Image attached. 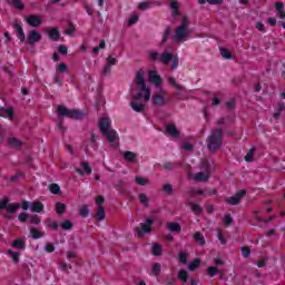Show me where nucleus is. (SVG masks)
Masks as SVG:
<instances>
[{
    "instance_id": "obj_1",
    "label": "nucleus",
    "mask_w": 285,
    "mask_h": 285,
    "mask_svg": "<svg viewBox=\"0 0 285 285\" xmlns=\"http://www.w3.org/2000/svg\"><path fill=\"white\" fill-rule=\"evenodd\" d=\"M193 31L190 30V20L184 16L180 24L174 30L173 41L174 43H184L190 39Z\"/></svg>"
},
{
    "instance_id": "obj_2",
    "label": "nucleus",
    "mask_w": 285,
    "mask_h": 285,
    "mask_svg": "<svg viewBox=\"0 0 285 285\" xmlns=\"http://www.w3.org/2000/svg\"><path fill=\"white\" fill-rule=\"evenodd\" d=\"M137 88L140 90L138 94L132 96L135 101H139L144 97V101H150V88L146 87V76L144 70H138L135 79ZM145 92V96H144Z\"/></svg>"
},
{
    "instance_id": "obj_3",
    "label": "nucleus",
    "mask_w": 285,
    "mask_h": 285,
    "mask_svg": "<svg viewBox=\"0 0 285 285\" xmlns=\"http://www.w3.org/2000/svg\"><path fill=\"white\" fill-rule=\"evenodd\" d=\"M207 148L209 153H217L224 144V129L222 127L214 128L207 137Z\"/></svg>"
},
{
    "instance_id": "obj_4",
    "label": "nucleus",
    "mask_w": 285,
    "mask_h": 285,
    "mask_svg": "<svg viewBox=\"0 0 285 285\" xmlns=\"http://www.w3.org/2000/svg\"><path fill=\"white\" fill-rule=\"evenodd\" d=\"M57 115L59 117L58 127L60 130H63V117H68V119H83L86 117V114H83L79 109H68L63 105H59L57 107Z\"/></svg>"
},
{
    "instance_id": "obj_5",
    "label": "nucleus",
    "mask_w": 285,
    "mask_h": 285,
    "mask_svg": "<svg viewBox=\"0 0 285 285\" xmlns=\"http://www.w3.org/2000/svg\"><path fill=\"white\" fill-rule=\"evenodd\" d=\"M110 118H101L98 126L102 137H106L108 144H115V141L119 140V136L115 129L110 128Z\"/></svg>"
},
{
    "instance_id": "obj_6",
    "label": "nucleus",
    "mask_w": 285,
    "mask_h": 285,
    "mask_svg": "<svg viewBox=\"0 0 285 285\" xmlns=\"http://www.w3.org/2000/svg\"><path fill=\"white\" fill-rule=\"evenodd\" d=\"M10 199L8 198H3L0 200V210H7V213H9L10 215L14 214V212L18 208H21V204L19 203H13V204H9Z\"/></svg>"
},
{
    "instance_id": "obj_7",
    "label": "nucleus",
    "mask_w": 285,
    "mask_h": 285,
    "mask_svg": "<svg viewBox=\"0 0 285 285\" xmlns=\"http://www.w3.org/2000/svg\"><path fill=\"white\" fill-rule=\"evenodd\" d=\"M153 224H155V220L147 218L146 223L140 224V227H136V233L138 237H144V233H151Z\"/></svg>"
},
{
    "instance_id": "obj_8",
    "label": "nucleus",
    "mask_w": 285,
    "mask_h": 285,
    "mask_svg": "<svg viewBox=\"0 0 285 285\" xmlns=\"http://www.w3.org/2000/svg\"><path fill=\"white\" fill-rule=\"evenodd\" d=\"M244 197H246V190L240 189L235 194V196L226 198V204H229V206H237V204H239Z\"/></svg>"
},
{
    "instance_id": "obj_9",
    "label": "nucleus",
    "mask_w": 285,
    "mask_h": 285,
    "mask_svg": "<svg viewBox=\"0 0 285 285\" xmlns=\"http://www.w3.org/2000/svg\"><path fill=\"white\" fill-rule=\"evenodd\" d=\"M39 41H41V33L36 30L30 31L27 38L28 46H33V43H39Z\"/></svg>"
},
{
    "instance_id": "obj_10",
    "label": "nucleus",
    "mask_w": 285,
    "mask_h": 285,
    "mask_svg": "<svg viewBox=\"0 0 285 285\" xmlns=\"http://www.w3.org/2000/svg\"><path fill=\"white\" fill-rule=\"evenodd\" d=\"M165 130L169 137H174L175 139L180 135L175 124H167Z\"/></svg>"
},
{
    "instance_id": "obj_11",
    "label": "nucleus",
    "mask_w": 285,
    "mask_h": 285,
    "mask_svg": "<svg viewBox=\"0 0 285 285\" xmlns=\"http://www.w3.org/2000/svg\"><path fill=\"white\" fill-rule=\"evenodd\" d=\"M27 23L32 28H39V26H41V17L36 14H30L27 17Z\"/></svg>"
},
{
    "instance_id": "obj_12",
    "label": "nucleus",
    "mask_w": 285,
    "mask_h": 285,
    "mask_svg": "<svg viewBox=\"0 0 285 285\" xmlns=\"http://www.w3.org/2000/svg\"><path fill=\"white\" fill-rule=\"evenodd\" d=\"M168 101L169 100L166 99L164 97V95H161V94H156V95L153 96V104H154V106H159V107L166 106V104H168Z\"/></svg>"
},
{
    "instance_id": "obj_13",
    "label": "nucleus",
    "mask_w": 285,
    "mask_h": 285,
    "mask_svg": "<svg viewBox=\"0 0 285 285\" xmlns=\"http://www.w3.org/2000/svg\"><path fill=\"white\" fill-rule=\"evenodd\" d=\"M46 32L49 37V39H51V41H59L61 33H59V29L57 28H47Z\"/></svg>"
},
{
    "instance_id": "obj_14",
    "label": "nucleus",
    "mask_w": 285,
    "mask_h": 285,
    "mask_svg": "<svg viewBox=\"0 0 285 285\" xmlns=\"http://www.w3.org/2000/svg\"><path fill=\"white\" fill-rule=\"evenodd\" d=\"M174 57H175V55H173L171 52L164 51L159 57V61H160V63H164V66H168V63H170V61H173Z\"/></svg>"
},
{
    "instance_id": "obj_15",
    "label": "nucleus",
    "mask_w": 285,
    "mask_h": 285,
    "mask_svg": "<svg viewBox=\"0 0 285 285\" xmlns=\"http://www.w3.org/2000/svg\"><path fill=\"white\" fill-rule=\"evenodd\" d=\"M13 28L18 39H20V43H23V41H26V33L23 32V28L17 22L13 23Z\"/></svg>"
},
{
    "instance_id": "obj_16",
    "label": "nucleus",
    "mask_w": 285,
    "mask_h": 285,
    "mask_svg": "<svg viewBox=\"0 0 285 285\" xmlns=\"http://www.w3.org/2000/svg\"><path fill=\"white\" fill-rule=\"evenodd\" d=\"M8 144L10 148H14L16 150H21V146H23V142L17 137L8 138Z\"/></svg>"
},
{
    "instance_id": "obj_17",
    "label": "nucleus",
    "mask_w": 285,
    "mask_h": 285,
    "mask_svg": "<svg viewBox=\"0 0 285 285\" xmlns=\"http://www.w3.org/2000/svg\"><path fill=\"white\" fill-rule=\"evenodd\" d=\"M148 79L155 86H160L161 77L157 73V71H149Z\"/></svg>"
},
{
    "instance_id": "obj_18",
    "label": "nucleus",
    "mask_w": 285,
    "mask_h": 285,
    "mask_svg": "<svg viewBox=\"0 0 285 285\" xmlns=\"http://www.w3.org/2000/svg\"><path fill=\"white\" fill-rule=\"evenodd\" d=\"M207 275H209V277H215V275H220V279L224 278V273L216 266H209L207 268Z\"/></svg>"
},
{
    "instance_id": "obj_19",
    "label": "nucleus",
    "mask_w": 285,
    "mask_h": 285,
    "mask_svg": "<svg viewBox=\"0 0 285 285\" xmlns=\"http://www.w3.org/2000/svg\"><path fill=\"white\" fill-rule=\"evenodd\" d=\"M210 179V174L208 171H200L194 175L195 181H207Z\"/></svg>"
},
{
    "instance_id": "obj_20",
    "label": "nucleus",
    "mask_w": 285,
    "mask_h": 285,
    "mask_svg": "<svg viewBox=\"0 0 285 285\" xmlns=\"http://www.w3.org/2000/svg\"><path fill=\"white\" fill-rule=\"evenodd\" d=\"M124 159H125V161H128L129 164H137V154H135L132 151H125Z\"/></svg>"
},
{
    "instance_id": "obj_21",
    "label": "nucleus",
    "mask_w": 285,
    "mask_h": 285,
    "mask_svg": "<svg viewBox=\"0 0 285 285\" xmlns=\"http://www.w3.org/2000/svg\"><path fill=\"white\" fill-rule=\"evenodd\" d=\"M161 253H164V248L159 243H154L151 247V255L155 257H160Z\"/></svg>"
},
{
    "instance_id": "obj_22",
    "label": "nucleus",
    "mask_w": 285,
    "mask_h": 285,
    "mask_svg": "<svg viewBox=\"0 0 285 285\" xmlns=\"http://www.w3.org/2000/svg\"><path fill=\"white\" fill-rule=\"evenodd\" d=\"M11 246L12 248H17L18 250H26V240H23V238H18L13 240Z\"/></svg>"
},
{
    "instance_id": "obj_23",
    "label": "nucleus",
    "mask_w": 285,
    "mask_h": 285,
    "mask_svg": "<svg viewBox=\"0 0 285 285\" xmlns=\"http://www.w3.org/2000/svg\"><path fill=\"white\" fill-rule=\"evenodd\" d=\"M274 7L277 12V17H279V19H285L284 2H276Z\"/></svg>"
},
{
    "instance_id": "obj_24",
    "label": "nucleus",
    "mask_w": 285,
    "mask_h": 285,
    "mask_svg": "<svg viewBox=\"0 0 285 285\" xmlns=\"http://www.w3.org/2000/svg\"><path fill=\"white\" fill-rule=\"evenodd\" d=\"M187 205L189 206L191 212L195 213L196 215H202V213H204V208H202V206H199V204L188 202Z\"/></svg>"
},
{
    "instance_id": "obj_25",
    "label": "nucleus",
    "mask_w": 285,
    "mask_h": 285,
    "mask_svg": "<svg viewBox=\"0 0 285 285\" xmlns=\"http://www.w3.org/2000/svg\"><path fill=\"white\" fill-rule=\"evenodd\" d=\"M30 235L32 239H41V237H43V235L46 234L43 232H40L37 227H31Z\"/></svg>"
},
{
    "instance_id": "obj_26",
    "label": "nucleus",
    "mask_w": 285,
    "mask_h": 285,
    "mask_svg": "<svg viewBox=\"0 0 285 285\" xmlns=\"http://www.w3.org/2000/svg\"><path fill=\"white\" fill-rule=\"evenodd\" d=\"M95 217L98 222H104V219H106V208H104V206H98Z\"/></svg>"
},
{
    "instance_id": "obj_27",
    "label": "nucleus",
    "mask_w": 285,
    "mask_h": 285,
    "mask_svg": "<svg viewBox=\"0 0 285 285\" xmlns=\"http://www.w3.org/2000/svg\"><path fill=\"white\" fill-rule=\"evenodd\" d=\"M167 228L170 233H181V225L179 223H167Z\"/></svg>"
},
{
    "instance_id": "obj_28",
    "label": "nucleus",
    "mask_w": 285,
    "mask_h": 285,
    "mask_svg": "<svg viewBox=\"0 0 285 285\" xmlns=\"http://www.w3.org/2000/svg\"><path fill=\"white\" fill-rule=\"evenodd\" d=\"M130 106H131L132 110H135V112H144V110L146 109L145 104H139L137 101H131Z\"/></svg>"
},
{
    "instance_id": "obj_29",
    "label": "nucleus",
    "mask_w": 285,
    "mask_h": 285,
    "mask_svg": "<svg viewBox=\"0 0 285 285\" xmlns=\"http://www.w3.org/2000/svg\"><path fill=\"white\" fill-rule=\"evenodd\" d=\"M32 213H43V203L41 202H33L31 205Z\"/></svg>"
},
{
    "instance_id": "obj_30",
    "label": "nucleus",
    "mask_w": 285,
    "mask_h": 285,
    "mask_svg": "<svg viewBox=\"0 0 285 285\" xmlns=\"http://www.w3.org/2000/svg\"><path fill=\"white\" fill-rule=\"evenodd\" d=\"M9 6H13V8H16V10H23L26 8V6L23 4V2H21V0H8Z\"/></svg>"
},
{
    "instance_id": "obj_31",
    "label": "nucleus",
    "mask_w": 285,
    "mask_h": 285,
    "mask_svg": "<svg viewBox=\"0 0 285 285\" xmlns=\"http://www.w3.org/2000/svg\"><path fill=\"white\" fill-rule=\"evenodd\" d=\"M194 239L199 244L200 246H204L206 244V239L204 238V234L202 232H196L194 234Z\"/></svg>"
},
{
    "instance_id": "obj_32",
    "label": "nucleus",
    "mask_w": 285,
    "mask_h": 285,
    "mask_svg": "<svg viewBox=\"0 0 285 285\" xmlns=\"http://www.w3.org/2000/svg\"><path fill=\"white\" fill-rule=\"evenodd\" d=\"M168 83H170V86H173V87L176 88L177 90H186V88H184V86L177 83V80H175L174 77H169V78H168Z\"/></svg>"
},
{
    "instance_id": "obj_33",
    "label": "nucleus",
    "mask_w": 285,
    "mask_h": 285,
    "mask_svg": "<svg viewBox=\"0 0 285 285\" xmlns=\"http://www.w3.org/2000/svg\"><path fill=\"white\" fill-rule=\"evenodd\" d=\"M66 204L63 203H56V213L57 215H63L66 213Z\"/></svg>"
},
{
    "instance_id": "obj_34",
    "label": "nucleus",
    "mask_w": 285,
    "mask_h": 285,
    "mask_svg": "<svg viewBox=\"0 0 285 285\" xmlns=\"http://www.w3.org/2000/svg\"><path fill=\"white\" fill-rule=\"evenodd\" d=\"M170 35H173V27H167V29L164 32L161 43H166V41H168V39H170Z\"/></svg>"
},
{
    "instance_id": "obj_35",
    "label": "nucleus",
    "mask_w": 285,
    "mask_h": 285,
    "mask_svg": "<svg viewBox=\"0 0 285 285\" xmlns=\"http://www.w3.org/2000/svg\"><path fill=\"white\" fill-rule=\"evenodd\" d=\"M255 150H256V148L255 147H253V148H250L249 149V151L247 153V155L245 156V161H248V163H250V161H255Z\"/></svg>"
},
{
    "instance_id": "obj_36",
    "label": "nucleus",
    "mask_w": 285,
    "mask_h": 285,
    "mask_svg": "<svg viewBox=\"0 0 285 285\" xmlns=\"http://www.w3.org/2000/svg\"><path fill=\"white\" fill-rule=\"evenodd\" d=\"M151 273L155 275V277L159 276L161 273V264L155 263L151 267Z\"/></svg>"
},
{
    "instance_id": "obj_37",
    "label": "nucleus",
    "mask_w": 285,
    "mask_h": 285,
    "mask_svg": "<svg viewBox=\"0 0 285 285\" xmlns=\"http://www.w3.org/2000/svg\"><path fill=\"white\" fill-rule=\"evenodd\" d=\"M199 264H202V261L199 258H195L191 263L188 265L189 271H196L199 268Z\"/></svg>"
},
{
    "instance_id": "obj_38",
    "label": "nucleus",
    "mask_w": 285,
    "mask_h": 285,
    "mask_svg": "<svg viewBox=\"0 0 285 285\" xmlns=\"http://www.w3.org/2000/svg\"><path fill=\"white\" fill-rule=\"evenodd\" d=\"M49 190L52 193V195H61V187H59L57 184H51L49 186Z\"/></svg>"
},
{
    "instance_id": "obj_39",
    "label": "nucleus",
    "mask_w": 285,
    "mask_h": 285,
    "mask_svg": "<svg viewBox=\"0 0 285 285\" xmlns=\"http://www.w3.org/2000/svg\"><path fill=\"white\" fill-rule=\"evenodd\" d=\"M75 225L72 224V222H70V220H65V222H62L61 224H60V227H61V229L62 230H72V227H73Z\"/></svg>"
},
{
    "instance_id": "obj_40",
    "label": "nucleus",
    "mask_w": 285,
    "mask_h": 285,
    "mask_svg": "<svg viewBox=\"0 0 285 285\" xmlns=\"http://www.w3.org/2000/svg\"><path fill=\"white\" fill-rule=\"evenodd\" d=\"M7 255H9L13 259L14 264H19V252H13L12 249H9L7 252Z\"/></svg>"
},
{
    "instance_id": "obj_41",
    "label": "nucleus",
    "mask_w": 285,
    "mask_h": 285,
    "mask_svg": "<svg viewBox=\"0 0 285 285\" xmlns=\"http://www.w3.org/2000/svg\"><path fill=\"white\" fill-rule=\"evenodd\" d=\"M29 223L39 226V224H41V217H39V215L29 216Z\"/></svg>"
},
{
    "instance_id": "obj_42",
    "label": "nucleus",
    "mask_w": 285,
    "mask_h": 285,
    "mask_svg": "<svg viewBox=\"0 0 285 285\" xmlns=\"http://www.w3.org/2000/svg\"><path fill=\"white\" fill-rule=\"evenodd\" d=\"M148 57H149V60H150V61L155 62V61H159V58H160L161 56H160L159 52H157V51H149V52H148Z\"/></svg>"
},
{
    "instance_id": "obj_43",
    "label": "nucleus",
    "mask_w": 285,
    "mask_h": 285,
    "mask_svg": "<svg viewBox=\"0 0 285 285\" xmlns=\"http://www.w3.org/2000/svg\"><path fill=\"white\" fill-rule=\"evenodd\" d=\"M178 277L184 283L188 282V272L186 269H180L178 273Z\"/></svg>"
},
{
    "instance_id": "obj_44",
    "label": "nucleus",
    "mask_w": 285,
    "mask_h": 285,
    "mask_svg": "<svg viewBox=\"0 0 285 285\" xmlns=\"http://www.w3.org/2000/svg\"><path fill=\"white\" fill-rule=\"evenodd\" d=\"M47 226L52 228V230H59V224L57 222H52V218L47 219Z\"/></svg>"
},
{
    "instance_id": "obj_45",
    "label": "nucleus",
    "mask_w": 285,
    "mask_h": 285,
    "mask_svg": "<svg viewBox=\"0 0 285 285\" xmlns=\"http://www.w3.org/2000/svg\"><path fill=\"white\" fill-rule=\"evenodd\" d=\"M81 168H83V170L87 175L92 174V168L90 167V164L88 161H82L81 163Z\"/></svg>"
},
{
    "instance_id": "obj_46",
    "label": "nucleus",
    "mask_w": 285,
    "mask_h": 285,
    "mask_svg": "<svg viewBox=\"0 0 285 285\" xmlns=\"http://www.w3.org/2000/svg\"><path fill=\"white\" fill-rule=\"evenodd\" d=\"M138 199H139L140 204H144L145 207L148 208V206H149L148 196H146V194H139Z\"/></svg>"
},
{
    "instance_id": "obj_47",
    "label": "nucleus",
    "mask_w": 285,
    "mask_h": 285,
    "mask_svg": "<svg viewBox=\"0 0 285 285\" xmlns=\"http://www.w3.org/2000/svg\"><path fill=\"white\" fill-rule=\"evenodd\" d=\"M220 55L224 59H233V53H230L226 48H220Z\"/></svg>"
},
{
    "instance_id": "obj_48",
    "label": "nucleus",
    "mask_w": 285,
    "mask_h": 285,
    "mask_svg": "<svg viewBox=\"0 0 285 285\" xmlns=\"http://www.w3.org/2000/svg\"><path fill=\"white\" fill-rule=\"evenodd\" d=\"M90 210L88 209V205H83L80 209H79V215L80 217H88Z\"/></svg>"
},
{
    "instance_id": "obj_49",
    "label": "nucleus",
    "mask_w": 285,
    "mask_h": 285,
    "mask_svg": "<svg viewBox=\"0 0 285 285\" xmlns=\"http://www.w3.org/2000/svg\"><path fill=\"white\" fill-rule=\"evenodd\" d=\"M178 257H179L180 264H188V254H186L185 252H180L178 254Z\"/></svg>"
},
{
    "instance_id": "obj_50",
    "label": "nucleus",
    "mask_w": 285,
    "mask_h": 285,
    "mask_svg": "<svg viewBox=\"0 0 285 285\" xmlns=\"http://www.w3.org/2000/svg\"><path fill=\"white\" fill-rule=\"evenodd\" d=\"M200 168H202V170H204V173H209L210 174V164L208 163L207 159L202 161Z\"/></svg>"
},
{
    "instance_id": "obj_51",
    "label": "nucleus",
    "mask_w": 285,
    "mask_h": 285,
    "mask_svg": "<svg viewBox=\"0 0 285 285\" xmlns=\"http://www.w3.org/2000/svg\"><path fill=\"white\" fill-rule=\"evenodd\" d=\"M21 177H26L23 171H18L14 176H11L10 181H18Z\"/></svg>"
},
{
    "instance_id": "obj_52",
    "label": "nucleus",
    "mask_w": 285,
    "mask_h": 285,
    "mask_svg": "<svg viewBox=\"0 0 285 285\" xmlns=\"http://www.w3.org/2000/svg\"><path fill=\"white\" fill-rule=\"evenodd\" d=\"M28 217H30V215L28 213H21V214H19L18 219L22 224H26V222H28Z\"/></svg>"
},
{
    "instance_id": "obj_53",
    "label": "nucleus",
    "mask_w": 285,
    "mask_h": 285,
    "mask_svg": "<svg viewBox=\"0 0 285 285\" xmlns=\"http://www.w3.org/2000/svg\"><path fill=\"white\" fill-rule=\"evenodd\" d=\"M137 21H139V16L132 14V16H130V18L128 20V26H135V23H137Z\"/></svg>"
},
{
    "instance_id": "obj_54",
    "label": "nucleus",
    "mask_w": 285,
    "mask_h": 285,
    "mask_svg": "<svg viewBox=\"0 0 285 285\" xmlns=\"http://www.w3.org/2000/svg\"><path fill=\"white\" fill-rule=\"evenodd\" d=\"M135 180L138 186H146V184H148V179L144 177H136Z\"/></svg>"
},
{
    "instance_id": "obj_55",
    "label": "nucleus",
    "mask_w": 285,
    "mask_h": 285,
    "mask_svg": "<svg viewBox=\"0 0 285 285\" xmlns=\"http://www.w3.org/2000/svg\"><path fill=\"white\" fill-rule=\"evenodd\" d=\"M163 190L164 193H166L167 195H173V185L170 184H166L163 186Z\"/></svg>"
},
{
    "instance_id": "obj_56",
    "label": "nucleus",
    "mask_w": 285,
    "mask_h": 285,
    "mask_svg": "<svg viewBox=\"0 0 285 285\" xmlns=\"http://www.w3.org/2000/svg\"><path fill=\"white\" fill-rule=\"evenodd\" d=\"M173 63H171V70H177L178 66H179V58L177 56H174V58L171 59Z\"/></svg>"
},
{
    "instance_id": "obj_57",
    "label": "nucleus",
    "mask_w": 285,
    "mask_h": 285,
    "mask_svg": "<svg viewBox=\"0 0 285 285\" xmlns=\"http://www.w3.org/2000/svg\"><path fill=\"white\" fill-rule=\"evenodd\" d=\"M57 72H68V65H66V63L58 65Z\"/></svg>"
},
{
    "instance_id": "obj_58",
    "label": "nucleus",
    "mask_w": 285,
    "mask_h": 285,
    "mask_svg": "<svg viewBox=\"0 0 285 285\" xmlns=\"http://www.w3.org/2000/svg\"><path fill=\"white\" fill-rule=\"evenodd\" d=\"M7 117L12 121L14 119V109L12 107L7 108Z\"/></svg>"
},
{
    "instance_id": "obj_59",
    "label": "nucleus",
    "mask_w": 285,
    "mask_h": 285,
    "mask_svg": "<svg viewBox=\"0 0 285 285\" xmlns=\"http://www.w3.org/2000/svg\"><path fill=\"white\" fill-rule=\"evenodd\" d=\"M243 257L248 258L250 257V247L245 246L242 248Z\"/></svg>"
},
{
    "instance_id": "obj_60",
    "label": "nucleus",
    "mask_w": 285,
    "mask_h": 285,
    "mask_svg": "<svg viewBox=\"0 0 285 285\" xmlns=\"http://www.w3.org/2000/svg\"><path fill=\"white\" fill-rule=\"evenodd\" d=\"M230 224H233V216H230V214H227L225 215L224 225L230 226Z\"/></svg>"
},
{
    "instance_id": "obj_61",
    "label": "nucleus",
    "mask_w": 285,
    "mask_h": 285,
    "mask_svg": "<svg viewBox=\"0 0 285 285\" xmlns=\"http://www.w3.org/2000/svg\"><path fill=\"white\" fill-rule=\"evenodd\" d=\"M58 52H59L60 55H63V56L68 55V47H66V46H63V45H60V46L58 47Z\"/></svg>"
},
{
    "instance_id": "obj_62",
    "label": "nucleus",
    "mask_w": 285,
    "mask_h": 285,
    "mask_svg": "<svg viewBox=\"0 0 285 285\" xmlns=\"http://www.w3.org/2000/svg\"><path fill=\"white\" fill-rule=\"evenodd\" d=\"M107 66H117V58H112V56H109L107 58Z\"/></svg>"
},
{
    "instance_id": "obj_63",
    "label": "nucleus",
    "mask_w": 285,
    "mask_h": 285,
    "mask_svg": "<svg viewBox=\"0 0 285 285\" xmlns=\"http://www.w3.org/2000/svg\"><path fill=\"white\" fill-rule=\"evenodd\" d=\"M163 167L165 170H173L175 168V163H165Z\"/></svg>"
},
{
    "instance_id": "obj_64",
    "label": "nucleus",
    "mask_w": 285,
    "mask_h": 285,
    "mask_svg": "<svg viewBox=\"0 0 285 285\" xmlns=\"http://www.w3.org/2000/svg\"><path fill=\"white\" fill-rule=\"evenodd\" d=\"M67 35H73L75 33V24L69 23V27L65 31Z\"/></svg>"
}]
</instances>
